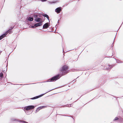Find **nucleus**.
Segmentation results:
<instances>
[{
    "mask_svg": "<svg viewBox=\"0 0 123 123\" xmlns=\"http://www.w3.org/2000/svg\"><path fill=\"white\" fill-rule=\"evenodd\" d=\"M29 110H32L34 109L35 107V106L33 105H29Z\"/></svg>",
    "mask_w": 123,
    "mask_h": 123,
    "instance_id": "obj_10",
    "label": "nucleus"
},
{
    "mask_svg": "<svg viewBox=\"0 0 123 123\" xmlns=\"http://www.w3.org/2000/svg\"><path fill=\"white\" fill-rule=\"evenodd\" d=\"M62 106L64 107H70V104H67L65 105H62Z\"/></svg>",
    "mask_w": 123,
    "mask_h": 123,
    "instance_id": "obj_19",
    "label": "nucleus"
},
{
    "mask_svg": "<svg viewBox=\"0 0 123 123\" xmlns=\"http://www.w3.org/2000/svg\"><path fill=\"white\" fill-rule=\"evenodd\" d=\"M7 70V69H6V71Z\"/></svg>",
    "mask_w": 123,
    "mask_h": 123,
    "instance_id": "obj_35",
    "label": "nucleus"
},
{
    "mask_svg": "<svg viewBox=\"0 0 123 123\" xmlns=\"http://www.w3.org/2000/svg\"><path fill=\"white\" fill-rule=\"evenodd\" d=\"M35 83H31V84H24L23 85H30V84H35Z\"/></svg>",
    "mask_w": 123,
    "mask_h": 123,
    "instance_id": "obj_24",
    "label": "nucleus"
},
{
    "mask_svg": "<svg viewBox=\"0 0 123 123\" xmlns=\"http://www.w3.org/2000/svg\"><path fill=\"white\" fill-rule=\"evenodd\" d=\"M42 25V23L41 22H40L39 23H37L35 24L34 25V26L36 27H37L38 26H41Z\"/></svg>",
    "mask_w": 123,
    "mask_h": 123,
    "instance_id": "obj_9",
    "label": "nucleus"
},
{
    "mask_svg": "<svg viewBox=\"0 0 123 123\" xmlns=\"http://www.w3.org/2000/svg\"><path fill=\"white\" fill-rule=\"evenodd\" d=\"M62 116H64L71 117L70 116H69L68 115H62Z\"/></svg>",
    "mask_w": 123,
    "mask_h": 123,
    "instance_id": "obj_21",
    "label": "nucleus"
},
{
    "mask_svg": "<svg viewBox=\"0 0 123 123\" xmlns=\"http://www.w3.org/2000/svg\"><path fill=\"white\" fill-rule=\"evenodd\" d=\"M47 0H41V1L43 2H44L46 1Z\"/></svg>",
    "mask_w": 123,
    "mask_h": 123,
    "instance_id": "obj_29",
    "label": "nucleus"
},
{
    "mask_svg": "<svg viewBox=\"0 0 123 123\" xmlns=\"http://www.w3.org/2000/svg\"><path fill=\"white\" fill-rule=\"evenodd\" d=\"M31 26L30 27H31V28H34L35 27H34V26Z\"/></svg>",
    "mask_w": 123,
    "mask_h": 123,
    "instance_id": "obj_27",
    "label": "nucleus"
},
{
    "mask_svg": "<svg viewBox=\"0 0 123 123\" xmlns=\"http://www.w3.org/2000/svg\"><path fill=\"white\" fill-rule=\"evenodd\" d=\"M42 109L41 108V107H38L35 111V113H36L38 111L40 110L41 109Z\"/></svg>",
    "mask_w": 123,
    "mask_h": 123,
    "instance_id": "obj_13",
    "label": "nucleus"
},
{
    "mask_svg": "<svg viewBox=\"0 0 123 123\" xmlns=\"http://www.w3.org/2000/svg\"><path fill=\"white\" fill-rule=\"evenodd\" d=\"M73 103H72L71 104H70V107H72L73 106Z\"/></svg>",
    "mask_w": 123,
    "mask_h": 123,
    "instance_id": "obj_26",
    "label": "nucleus"
},
{
    "mask_svg": "<svg viewBox=\"0 0 123 123\" xmlns=\"http://www.w3.org/2000/svg\"><path fill=\"white\" fill-rule=\"evenodd\" d=\"M111 95L113 96V97H114L115 98H117L116 97H115V96H113L112 95Z\"/></svg>",
    "mask_w": 123,
    "mask_h": 123,
    "instance_id": "obj_30",
    "label": "nucleus"
},
{
    "mask_svg": "<svg viewBox=\"0 0 123 123\" xmlns=\"http://www.w3.org/2000/svg\"><path fill=\"white\" fill-rule=\"evenodd\" d=\"M59 73L56 74L48 79L49 82L55 81L59 79L63 76L67 74L70 72V70H60Z\"/></svg>",
    "mask_w": 123,
    "mask_h": 123,
    "instance_id": "obj_1",
    "label": "nucleus"
},
{
    "mask_svg": "<svg viewBox=\"0 0 123 123\" xmlns=\"http://www.w3.org/2000/svg\"><path fill=\"white\" fill-rule=\"evenodd\" d=\"M119 117L118 116V117H115V118L113 119V121H115L118 120V119H119Z\"/></svg>",
    "mask_w": 123,
    "mask_h": 123,
    "instance_id": "obj_17",
    "label": "nucleus"
},
{
    "mask_svg": "<svg viewBox=\"0 0 123 123\" xmlns=\"http://www.w3.org/2000/svg\"><path fill=\"white\" fill-rule=\"evenodd\" d=\"M40 107H41V108L42 109L45 108L47 107V106H41Z\"/></svg>",
    "mask_w": 123,
    "mask_h": 123,
    "instance_id": "obj_20",
    "label": "nucleus"
},
{
    "mask_svg": "<svg viewBox=\"0 0 123 123\" xmlns=\"http://www.w3.org/2000/svg\"><path fill=\"white\" fill-rule=\"evenodd\" d=\"M37 96H35V97H33V98H29V99H32V100L35 99H36L37 98Z\"/></svg>",
    "mask_w": 123,
    "mask_h": 123,
    "instance_id": "obj_18",
    "label": "nucleus"
},
{
    "mask_svg": "<svg viewBox=\"0 0 123 123\" xmlns=\"http://www.w3.org/2000/svg\"><path fill=\"white\" fill-rule=\"evenodd\" d=\"M119 117V119H118V122L120 123H121L123 122V117H121L120 116H118Z\"/></svg>",
    "mask_w": 123,
    "mask_h": 123,
    "instance_id": "obj_5",
    "label": "nucleus"
},
{
    "mask_svg": "<svg viewBox=\"0 0 123 123\" xmlns=\"http://www.w3.org/2000/svg\"><path fill=\"white\" fill-rule=\"evenodd\" d=\"M6 34H4L0 37V40L2 39L4 37L6 36Z\"/></svg>",
    "mask_w": 123,
    "mask_h": 123,
    "instance_id": "obj_14",
    "label": "nucleus"
},
{
    "mask_svg": "<svg viewBox=\"0 0 123 123\" xmlns=\"http://www.w3.org/2000/svg\"><path fill=\"white\" fill-rule=\"evenodd\" d=\"M5 70H4L2 72H1V73H0V78H2L3 76V73H2V72H3L5 73Z\"/></svg>",
    "mask_w": 123,
    "mask_h": 123,
    "instance_id": "obj_11",
    "label": "nucleus"
},
{
    "mask_svg": "<svg viewBox=\"0 0 123 123\" xmlns=\"http://www.w3.org/2000/svg\"><path fill=\"white\" fill-rule=\"evenodd\" d=\"M49 82V81H48V79L47 80V81H43L42 82V83H45V82Z\"/></svg>",
    "mask_w": 123,
    "mask_h": 123,
    "instance_id": "obj_25",
    "label": "nucleus"
},
{
    "mask_svg": "<svg viewBox=\"0 0 123 123\" xmlns=\"http://www.w3.org/2000/svg\"><path fill=\"white\" fill-rule=\"evenodd\" d=\"M35 20L37 22H42V20L40 18H36Z\"/></svg>",
    "mask_w": 123,
    "mask_h": 123,
    "instance_id": "obj_8",
    "label": "nucleus"
},
{
    "mask_svg": "<svg viewBox=\"0 0 123 123\" xmlns=\"http://www.w3.org/2000/svg\"><path fill=\"white\" fill-rule=\"evenodd\" d=\"M85 70H82L83 71H85Z\"/></svg>",
    "mask_w": 123,
    "mask_h": 123,
    "instance_id": "obj_33",
    "label": "nucleus"
},
{
    "mask_svg": "<svg viewBox=\"0 0 123 123\" xmlns=\"http://www.w3.org/2000/svg\"><path fill=\"white\" fill-rule=\"evenodd\" d=\"M82 95H81V96L79 98H81V97Z\"/></svg>",
    "mask_w": 123,
    "mask_h": 123,
    "instance_id": "obj_32",
    "label": "nucleus"
},
{
    "mask_svg": "<svg viewBox=\"0 0 123 123\" xmlns=\"http://www.w3.org/2000/svg\"><path fill=\"white\" fill-rule=\"evenodd\" d=\"M75 80V81H76V79H74V80H73L72 81V82H73V83H74V80Z\"/></svg>",
    "mask_w": 123,
    "mask_h": 123,
    "instance_id": "obj_28",
    "label": "nucleus"
},
{
    "mask_svg": "<svg viewBox=\"0 0 123 123\" xmlns=\"http://www.w3.org/2000/svg\"><path fill=\"white\" fill-rule=\"evenodd\" d=\"M20 85H23V84H20Z\"/></svg>",
    "mask_w": 123,
    "mask_h": 123,
    "instance_id": "obj_34",
    "label": "nucleus"
},
{
    "mask_svg": "<svg viewBox=\"0 0 123 123\" xmlns=\"http://www.w3.org/2000/svg\"><path fill=\"white\" fill-rule=\"evenodd\" d=\"M72 71H73V72L74 71H73L74 70L72 69Z\"/></svg>",
    "mask_w": 123,
    "mask_h": 123,
    "instance_id": "obj_31",
    "label": "nucleus"
},
{
    "mask_svg": "<svg viewBox=\"0 0 123 123\" xmlns=\"http://www.w3.org/2000/svg\"><path fill=\"white\" fill-rule=\"evenodd\" d=\"M79 77H77V78H78Z\"/></svg>",
    "mask_w": 123,
    "mask_h": 123,
    "instance_id": "obj_36",
    "label": "nucleus"
},
{
    "mask_svg": "<svg viewBox=\"0 0 123 123\" xmlns=\"http://www.w3.org/2000/svg\"><path fill=\"white\" fill-rule=\"evenodd\" d=\"M11 120L12 121H18V122H22L21 120L15 118H12L11 119Z\"/></svg>",
    "mask_w": 123,
    "mask_h": 123,
    "instance_id": "obj_7",
    "label": "nucleus"
},
{
    "mask_svg": "<svg viewBox=\"0 0 123 123\" xmlns=\"http://www.w3.org/2000/svg\"><path fill=\"white\" fill-rule=\"evenodd\" d=\"M43 16L48 18L49 17H48V16L47 15L45 14L44 15H43Z\"/></svg>",
    "mask_w": 123,
    "mask_h": 123,
    "instance_id": "obj_22",
    "label": "nucleus"
},
{
    "mask_svg": "<svg viewBox=\"0 0 123 123\" xmlns=\"http://www.w3.org/2000/svg\"><path fill=\"white\" fill-rule=\"evenodd\" d=\"M24 110H30L29 105L25 107L24 108Z\"/></svg>",
    "mask_w": 123,
    "mask_h": 123,
    "instance_id": "obj_15",
    "label": "nucleus"
},
{
    "mask_svg": "<svg viewBox=\"0 0 123 123\" xmlns=\"http://www.w3.org/2000/svg\"><path fill=\"white\" fill-rule=\"evenodd\" d=\"M49 26V23H47L44 24L43 26V29H46L48 28Z\"/></svg>",
    "mask_w": 123,
    "mask_h": 123,
    "instance_id": "obj_6",
    "label": "nucleus"
},
{
    "mask_svg": "<svg viewBox=\"0 0 123 123\" xmlns=\"http://www.w3.org/2000/svg\"><path fill=\"white\" fill-rule=\"evenodd\" d=\"M63 86H59V87H57L56 88H54L53 89H52L50 90H49V91H48L47 92L44 93H43V94H40L38 96H37V98H38L41 97H42V96H43L44 95V94H46V93H47L49 92L50 91H51L52 90H54V89H57V88H61V87H62Z\"/></svg>",
    "mask_w": 123,
    "mask_h": 123,
    "instance_id": "obj_2",
    "label": "nucleus"
},
{
    "mask_svg": "<svg viewBox=\"0 0 123 123\" xmlns=\"http://www.w3.org/2000/svg\"><path fill=\"white\" fill-rule=\"evenodd\" d=\"M93 90V89H92V90H90V91H87L86 92V93H85L84 94H86V93H88L89 92H90L91 91H92V90Z\"/></svg>",
    "mask_w": 123,
    "mask_h": 123,
    "instance_id": "obj_23",
    "label": "nucleus"
},
{
    "mask_svg": "<svg viewBox=\"0 0 123 123\" xmlns=\"http://www.w3.org/2000/svg\"><path fill=\"white\" fill-rule=\"evenodd\" d=\"M63 86H59V87H57L56 88H54L53 89H52L50 90H49V91H48L47 92L44 93H43V94H40L38 96H37V98H38L41 97H42V96H43L44 95V94H46V93H47L49 92L50 91H51L52 90H54V89H57V88H61V87H62Z\"/></svg>",
    "mask_w": 123,
    "mask_h": 123,
    "instance_id": "obj_3",
    "label": "nucleus"
},
{
    "mask_svg": "<svg viewBox=\"0 0 123 123\" xmlns=\"http://www.w3.org/2000/svg\"><path fill=\"white\" fill-rule=\"evenodd\" d=\"M68 68V66L65 65L63 67L62 69H67Z\"/></svg>",
    "mask_w": 123,
    "mask_h": 123,
    "instance_id": "obj_16",
    "label": "nucleus"
},
{
    "mask_svg": "<svg viewBox=\"0 0 123 123\" xmlns=\"http://www.w3.org/2000/svg\"><path fill=\"white\" fill-rule=\"evenodd\" d=\"M33 17H29L27 18V20L28 21H32L33 20Z\"/></svg>",
    "mask_w": 123,
    "mask_h": 123,
    "instance_id": "obj_12",
    "label": "nucleus"
},
{
    "mask_svg": "<svg viewBox=\"0 0 123 123\" xmlns=\"http://www.w3.org/2000/svg\"><path fill=\"white\" fill-rule=\"evenodd\" d=\"M61 10V8L59 7L57 8L55 10V12L57 13H59L60 12Z\"/></svg>",
    "mask_w": 123,
    "mask_h": 123,
    "instance_id": "obj_4",
    "label": "nucleus"
}]
</instances>
